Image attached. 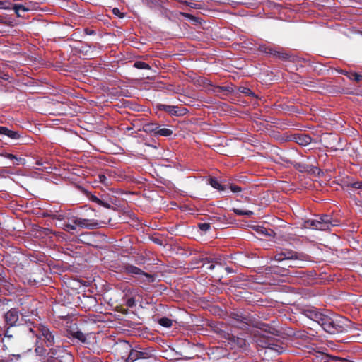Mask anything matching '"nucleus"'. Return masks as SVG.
Listing matches in <instances>:
<instances>
[{"label": "nucleus", "mask_w": 362, "mask_h": 362, "mask_svg": "<svg viewBox=\"0 0 362 362\" xmlns=\"http://www.w3.org/2000/svg\"><path fill=\"white\" fill-rule=\"evenodd\" d=\"M198 228L200 229V230L206 233L211 228V225L208 223H199L198 224Z\"/></svg>", "instance_id": "obj_42"}, {"label": "nucleus", "mask_w": 362, "mask_h": 362, "mask_svg": "<svg viewBox=\"0 0 362 362\" xmlns=\"http://www.w3.org/2000/svg\"><path fill=\"white\" fill-rule=\"evenodd\" d=\"M85 361L86 362H102V361H100L99 358H98L96 356H92L85 358Z\"/></svg>", "instance_id": "obj_45"}, {"label": "nucleus", "mask_w": 362, "mask_h": 362, "mask_svg": "<svg viewBox=\"0 0 362 362\" xmlns=\"http://www.w3.org/2000/svg\"><path fill=\"white\" fill-rule=\"evenodd\" d=\"M98 181L105 186L110 185V179L105 174H99Z\"/></svg>", "instance_id": "obj_34"}, {"label": "nucleus", "mask_w": 362, "mask_h": 362, "mask_svg": "<svg viewBox=\"0 0 362 362\" xmlns=\"http://www.w3.org/2000/svg\"><path fill=\"white\" fill-rule=\"evenodd\" d=\"M12 6H13V4L10 1H8V0H4V1L0 0V9H7V10H9V9H11Z\"/></svg>", "instance_id": "obj_37"}, {"label": "nucleus", "mask_w": 362, "mask_h": 362, "mask_svg": "<svg viewBox=\"0 0 362 362\" xmlns=\"http://www.w3.org/2000/svg\"><path fill=\"white\" fill-rule=\"evenodd\" d=\"M134 66L138 69H151V66L142 61H136L134 64Z\"/></svg>", "instance_id": "obj_33"}, {"label": "nucleus", "mask_w": 362, "mask_h": 362, "mask_svg": "<svg viewBox=\"0 0 362 362\" xmlns=\"http://www.w3.org/2000/svg\"><path fill=\"white\" fill-rule=\"evenodd\" d=\"M7 136L11 139L17 140L20 138V134L19 132L10 129Z\"/></svg>", "instance_id": "obj_41"}, {"label": "nucleus", "mask_w": 362, "mask_h": 362, "mask_svg": "<svg viewBox=\"0 0 362 362\" xmlns=\"http://www.w3.org/2000/svg\"><path fill=\"white\" fill-rule=\"evenodd\" d=\"M154 242L156 243H160V240H155Z\"/></svg>", "instance_id": "obj_61"}, {"label": "nucleus", "mask_w": 362, "mask_h": 362, "mask_svg": "<svg viewBox=\"0 0 362 362\" xmlns=\"http://www.w3.org/2000/svg\"><path fill=\"white\" fill-rule=\"evenodd\" d=\"M122 272L132 276L136 275H141L144 276L146 280L148 282H152L153 281V278L151 275L143 272L140 268L132 264H124L122 268Z\"/></svg>", "instance_id": "obj_10"}, {"label": "nucleus", "mask_w": 362, "mask_h": 362, "mask_svg": "<svg viewBox=\"0 0 362 362\" xmlns=\"http://www.w3.org/2000/svg\"><path fill=\"white\" fill-rule=\"evenodd\" d=\"M252 214H253V212L252 211L244 210L243 215L250 216H251Z\"/></svg>", "instance_id": "obj_57"}, {"label": "nucleus", "mask_w": 362, "mask_h": 362, "mask_svg": "<svg viewBox=\"0 0 362 362\" xmlns=\"http://www.w3.org/2000/svg\"><path fill=\"white\" fill-rule=\"evenodd\" d=\"M112 13L115 16H119L120 18H122L124 17V14L123 13H121L119 9L118 8H114L112 9Z\"/></svg>", "instance_id": "obj_46"}, {"label": "nucleus", "mask_w": 362, "mask_h": 362, "mask_svg": "<svg viewBox=\"0 0 362 362\" xmlns=\"http://www.w3.org/2000/svg\"><path fill=\"white\" fill-rule=\"evenodd\" d=\"M330 358L331 356L324 351L314 349L313 353L312 354V360L314 362H327Z\"/></svg>", "instance_id": "obj_20"}, {"label": "nucleus", "mask_w": 362, "mask_h": 362, "mask_svg": "<svg viewBox=\"0 0 362 362\" xmlns=\"http://www.w3.org/2000/svg\"><path fill=\"white\" fill-rule=\"evenodd\" d=\"M155 349L151 346L143 347L136 346L133 347L129 356L126 358V362H135L138 360H146L155 358Z\"/></svg>", "instance_id": "obj_4"}, {"label": "nucleus", "mask_w": 362, "mask_h": 362, "mask_svg": "<svg viewBox=\"0 0 362 362\" xmlns=\"http://www.w3.org/2000/svg\"><path fill=\"white\" fill-rule=\"evenodd\" d=\"M37 339L42 341L47 347L53 346L57 344L59 337L54 330L43 325H35L28 329Z\"/></svg>", "instance_id": "obj_2"}, {"label": "nucleus", "mask_w": 362, "mask_h": 362, "mask_svg": "<svg viewBox=\"0 0 362 362\" xmlns=\"http://www.w3.org/2000/svg\"><path fill=\"white\" fill-rule=\"evenodd\" d=\"M158 124L154 122H149L144 124L142 130L149 134H151L154 136L156 135V130L158 128Z\"/></svg>", "instance_id": "obj_23"}, {"label": "nucleus", "mask_w": 362, "mask_h": 362, "mask_svg": "<svg viewBox=\"0 0 362 362\" xmlns=\"http://www.w3.org/2000/svg\"><path fill=\"white\" fill-rule=\"evenodd\" d=\"M67 332L69 337L71 338L73 340L83 344L86 342L87 334L83 333L80 329H78L76 324L71 325L67 329Z\"/></svg>", "instance_id": "obj_12"}, {"label": "nucleus", "mask_w": 362, "mask_h": 362, "mask_svg": "<svg viewBox=\"0 0 362 362\" xmlns=\"http://www.w3.org/2000/svg\"><path fill=\"white\" fill-rule=\"evenodd\" d=\"M158 324L165 328H169L173 325V321L171 319L163 317L158 320Z\"/></svg>", "instance_id": "obj_29"}, {"label": "nucleus", "mask_w": 362, "mask_h": 362, "mask_svg": "<svg viewBox=\"0 0 362 362\" xmlns=\"http://www.w3.org/2000/svg\"><path fill=\"white\" fill-rule=\"evenodd\" d=\"M9 130L10 129L6 127H0V134L7 136V134L9 132Z\"/></svg>", "instance_id": "obj_48"}, {"label": "nucleus", "mask_w": 362, "mask_h": 362, "mask_svg": "<svg viewBox=\"0 0 362 362\" xmlns=\"http://www.w3.org/2000/svg\"><path fill=\"white\" fill-rule=\"evenodd\" d=\"M257 231L259 233L264 235L265 237H272L275 234L272 229L266 228L264 227H260Z\"/></svg>", "instance_id": "obj_32"}, {"label": "nucleus", "mask_w": 362, "mask_h": 362, "mask_svg": "<svg viewBox=\"0 0 362 362\" xmlns=\"http://www.w3.org/2000/svg\"><path fill=\"white\" fill-rule=\"evenodd\" d=\"M257 343L259 346L274 351L277 354H281L284 351V347L275 344L272 340L269 339H259Z\"/></svg>", "instance_id": "obj_13"}, {"label": "nucleus", "mask_w": 362, "mask_h": 362, "mask_svg": "<svg viewBox=\"0 0 362 362\" xmlns=\"http://www.w3.org/2000/svg\"><path fill=\"white\" fill-rule=\"evenodd\" d=\"M90 200L100 206H102L105 208H107V209H110V204L107 203V202H100V197H98L97 196L95 195H93L92 194L90 197Z\"/></svg>", "instance_id": "obj_31"}, {"label": "nucleus", "mask_w": 362, "mask_h": 362, "mask_svg": "<svg viewBox=\"0 0 362 362\" xmlns=\"http://www.w3.org/2000/svg\"><path fill=\"white\" fill-rule=\"evenodd\" d=\"M16 287L14 284L9 282L4 275L3 270H0V291L5 295L13 293Z\"/></svg>", "instance_id": "obj_14"}, {"label": "nucleus", "mask_w": 362, "mask_h": 362, "mask_svg": "<svg viewBox=\"0 0 362 362\" xmlns=\"http://www.w3.org/2000/svg\"><path fill=\"white\" fill-rule=\"evenodd\" d=\"M157 108L159 110L166 112L169 113L171 115L180 116V115H183L182 111V110H179L178 107L177 106H175V105H164V104H158L157 105Z\"/></svg>", "instance_id": "obj_19"}, {"label": "nucleus", "mask_w": 362, "mask_h": 362, "mask_svg": "<svg viewBox=\"0 0 362 362\" xmlns=\"http://www.w3.org/2000/svg\"><path fill=\"white\" fill-rule=\"evenodd\" d=\"M173 134V131L170 129L161 127L160 125H158V130H156V136H170Z\"/></svg>", "instance_id": "obj_27"}, {"label": "nucleus", "mask_w": 362, "mask_h": 362, "mask_svg": "<svg viewBox=\"0 0 362 362\" xmlns=\"http://www.w3.org/2000/svg\"><path fill=\"white\" fill-rule=\"evenodd\" d=\"M125 305L129 308H134V306H136V300H135L134 297L132 296V297L128 298L125 300Z\"/></svg>", "instance_id": "obj_43"}, {"label": "nucleus", "mask_w": 362, "mask_h": 362, "mask_svg": "<svg viewBox=\"0 0 362 362\" xmlns=\"http://www.w3.org/2000/svg\"><path fill=\"white\" fill-rule=\"evenodd\" d=\"M228 339L233 349H244L247 346V341L243 337L228 334Z\"/></svg>", "instance_id": "obj_18"}, {"label": "nucleus", "mask_w": 362, "mask_h": 362, "mask_svg": "<svg viewBox=\"0 0 362 362\" xmlns=\"http://www.w3.org/2000/svg\"><path fill=\"white\" fill-rule=\"evenodd\" d=\"M100 202H103L104 203L107 202L110 204V208L111 207L112 202L110 199H108L105 195H101Z\"/></svg>", "instance_id": "obj_49"}, {"label": "nucleus", "mask_w": 362, "mask_h": 362, "mask_svg": "<svg viewBox=\"0 0 362 362\" xmlns=\"http://www.w3.org/2000/svg\"><path fill=\"white\" fill-rule=\"evenodd\" d=\"M76 225L74 224H69V223H62L60 224V227H62L65 231L66 232H71V230H75L76 229Z\"/></svg>", "instance_id": "obj_39"}, {"label": "nucleus", "mask_w": 362, "mask_h": 362, "mask_svg": "<svg viewBox=\"0 0 362 362\" xmlns=\"http://www.w3.org/2000/svg\"><path fill=\"white\" fill-rule=\"evenodd\" d=\"M116 351L120 355L121 358L126 361V358L129 356L132 351V346L127 341L122 340L116 344Z\"/></svg>", "instance_id": "obj_15"}, {"label": "nucleus", "mask_w": 362, "mask_h": 362, "mask_svg": "<svg viewBox=\"0 0 362 362\" xmlns=\"http://www.w3.org/2000/svg\"><path fill=\"white\" fill-rule=\"evenodd\" d=\"M196 264H197V267H202L208 270H213L216 265L221 266L223 264V259L221 257H204L196 259Z\"/></svg>", "instance_id": "obj_7"}, {"label": "nucleus", "mask_w": 362, "mask_h": 362, "mask_svg": "<svg viewBox=\"0 0 362 362\" xmlns=\"http://www.w3.org/2000/svg\"><path fill=\"white\" fill-rule=\"evenodd\" d=\"M303 313L305 317L317 322L319 325H321L325 315L320 313L316 308L305 309Z\"/></svg>", "instance_id": "obj_16"}, {"label": "nucleus", "mask_w": 362, "mask_h": 362, "mask_svg": "<svg viewBox=\"0 0 362 362\" xmlns=\"http://www.w3.org/2000/svg\"><path fill=\"white\" fill-rule=\"evenodd\" d=\"M235 256H236V255H235L234 257L233 256V257H232V259H236V257H235Z\"/></svg>", "instance_id": "obj_62"}, {"label": "nucleus", "mask_w": 362, "mask_h": 362, "mask_svg": "<svg viewBox=\"0 0 362 362\" xmlns=\"http://www.w3.org/2000/svg\"><path fill=\"white\" fill-rule=\"evenodd\" d=\"M349 322L347 318L341 316L325 315L320 326L326 332L334 334L346 331Z\"/></svg>", "instance_id": "obj_1"}, {"label": "nucleus", "mask_w": 362, "mask_h": 362, "mask_svg": "<svg viewBox=\"0 0 362 362\" xmlns=\"http://www.w3.org/2000/svg\"><path fill=\"white\" fill-rule=\"evenodd\" d=\"M284 256L286 260H296L291 264H288V267H303V258L304 255L302 254H299L296 251L291 250H286L283 251Z\"/></svg>", "instance_id": "obj_9"}, {"label": "nucleus", "mask_w": 362, "mask_h": 362, "mask_svg": "<svg viewBox=\"0 0 362 362\" xmlns=\"http://www.w3.org/2000/svg\"><path fill=\"white\" fill-rule=\"evenodd\" d=\"M233 211L236 215L242 216V215H243L244 210L239 209H233Z\"/></svg>", "instance_id": "obj_54"}, {"label": "nucleus", "mask_w": 362, "mask_h": 362, "mask_svg": "<svg viewBox=\"0 0 362 362\" xmlns=\"http://www.w3.org/2000/svg\"><path fill=\"white\" fill-rule=\"evenodd\" d=\"M0 356L8 361L18 362L22 357L20 354H11L6 351V346L4 344H0Z\"/></svg>", "instance_id": "obj_17"}, {"label": "nucleus", "mask_w": 362, "mask_h": 362, "mask_svg": "<svg viewBox=\"0 0 362 362\" xmlns=\"http://www.w3.org/2000/svg\"><path fill=\"white\" fill-rule=\"evenodd\" d=\"M35 351L37 356L42 357L43 358H45L47 356H49L47 349L43 345H39L37 342L36 343L35 345Z\"/></svg>", "instance_id": "obj_25"}, {"label": "nucleus", "mask_w": 362, "mask_h": 362, "mask_svg": "<svg viewBox=\"0 0 362 362\" xmlns=\"http://www.w3.org/2000/svg\"><path fill=\"white\" fill-rule=\"evenodd\" d=\"M66 218L65 214L62 211H54V214L52 215V220L59 221V225L62 224L61 222L64 221Z\"/></svg>", "instance_id": "obj_30"}, {"label": "nucleus", "mask_w": 362, "mask_h": 362, "mask_svg": "<svg viewBox=\"0 0 362 362\" xmlns=\"http://www.w3.org/2000/svg\"><path fill=\"white\" fill-rule=\"evenodd\" d=\"M71 221L73 223L82 228L94 229L100 227V223L94 219H88L74 216L71 219Z\"/></svg>", "instance_id": "obj_11"}, {"label": "nucleus", "mask_w": 362, "mask_h": 362, "mask_svg": "<svg viewBox=\"0 0 362 362\" xmlns=\"http://www.w3.org/2000/svg\"><path fill=\"white\" fill-rule=\"evenodd\" d=\"M341 187L343 189L348 188V187H352L354 189H362V182H349L348 181L342 180L341 181Z\"/></svg>", "instance_id": "obj_26"}, {"label": "nucleus", "mask_w": 362, "mask_h": 362, "mask_svg": "<svg viewBox=\"0 0 362 362\" xmlns=\"http://www.w3.org/2000/svg\"><path fill=\"white\" fill-rule=\"evenodd\" d=\"M6 158L10 159L11 160H16L17 161H19L21 160V158H17L15 155H13V154H11V153H8L6 155Z\"/></svg>", "instance_id": "obj_50"}, {"label": "nucleus", "mask_w": 362, "mask_h": 362, "mask_svg": "<svg viewBox=\"0 0 362 362\" xmlns=\"http://www.w3.org/2000/svg\"><path fill=\"white\" fill-rule=\"evenodd\" d=\"M4 320L8 329L6 331L5 335L11 337L8 334V329L11 327H16L21 324L23 319H20V313L16 308H11L4 315Z\"/></svg>", "instance_id": "obj_6"}, {"label": "nucleus", "mask_w": 362, "mask_h": 362, "mask_svg": "<svg viewBox=\"0 0 362 362\" xmlns=\"http://www.w3.org/2000/svg\"><path fill=\"white\" fill-rule=\"evenodd\" d=\"M44 168H45V169H46V170H47V169H50L51 168H50V167L45 166Z\"/></svg>", "instance_id": "obj_60"}, {"label": "nucleus", "mask_w": 362, "mask_h": 362, "mask_svg": "<svg viewBox=\"0 0 362 362\" xmlns=\"http://www.w3.org/2000/svg\"><path fill=\"white\" fill-rule=\"evenodd\" d=\"M274 259L279 262L286 260L283 252L276 254L274 257Z\"/></svg>", "instance_id": "obj_44"}, {"label": "nucleus", "mask_w": 362, "mask_h": 362, "mask_svg": "<svg viewBox=\"0 0 362 362\" xmlns=\"http://www.w3.org/2000/svg\"><path fill=\"white\" fill-rule=\"evenodd\" d=\"M293 139L297 144L301 146H307L312 141V138L310 136L303 134H294Z\"/></svg>", "instance_id": "obj_22"}, {"label": "nucleus", "mask_w": 362, "mask_h": 362, "mask_svg": "<svg viewBox=\"0 0 362 362\" xmlns=\"http://www.w3.org/2000/svg\"><path fill=\"white\" fill-rule=\"evenodd\" d=\"M36 165L38 166H42L44 164H48L47 161H43L42 159H38L35 162Z\"/></svg>", "instance_id": "obj_53"}, {"label": "nucleus", "mask_w": 362, "mask_h": 362, "mask_svg": "<svg viewBox=\"0 0 362 362\" xmlns=\"http://www.w3.org/2000/svg\"><path fill=\"white\" fill-rule=\"evenodd\" d=\"M0 78L6 81L8 80L9 76L0 71Z\"/></svg>", "instance_id": "obj_55"}, {"label": "nucleus", "mask_w": 362, "mask_h": 362, "mask_svg": "<svg viewBox=\"0 0 362 362\" xmlns=\"http://www.w3.org/2000/svg\"><path fill=\"white\" fill-rule=\"evenodd\" d=\"M339 226V221L329 214H322L315 219H308L303 222V227L308 229L326 230L331 227Z\"/></svg>", "instance_id": "obj_3"}, {"label": "nucleus", "mask_w": 362, "mask_h": 362, "mask_svg": "<svg viewBox=\"0 0 362 362\" xmlns=\"http://www.w3.org/2000/svg\"><path fill=\"white\" fill-rule=\"evenodd\" d=\"M35 169H37V170H41V168H35Z\"/></svg>", "instance_id": "obj_63"}, {"label": "nucleus", "mask_w": 362, "mask_h": 362, "mask_svg": "<svg viewBox=\"0 0 362 362\" xmlns=\"http://www.w3.org/2000/svg\"><path fill=\"white\" fill-rule=\"evenodd\" d=\"M49 357L57 360L63 358H71V356L69 351L63 346L55 344L53 346L48 347Z\"/></svg>", "instance_id": "obj_8"}, {"label": "nucleus", "mask_w": 362, "mask_h": 362, "mask_svg": "<svg viewBox=\"0 0 362 362\" xmlns=\"http://www.w3.org/2000/svg\"><path fill=\"white\" fill-rule=\"evenodd\" d=\"M11 9H13L15 11V13L18 16H21V12H25L28 11V9L25 8V6L21 4H13Z\"/></svg>", "instance_id": "obj_35"}, {"label": "nucleus", "mask_w": 362, "mask_h": 362, "mask_svg": "<svg viewBox=\"0 0 362 362\" xmlns=\"http://www.w3.org/2000/svg\"><path fill=\"white\" fill-rule=\"evenodd\" d=\"M184 3L185 4H187L188 6H189L190 8H198L199 7L197 6V4L196 3H194V2H187V1H184Z\"/></svg>", "instance_id": "obj_52"}, {"label": "nucleus", "mask_w": 362, "mask_h": 362, "mask_svg": "<svg viewBox=\"0 0 362 362\" xmlns=\"http://www.w3.org/2000/svg\"><path fill=\"white\" fill-rule=\"evenodd\" d=\"M180 14L181 16L185 17L187 19L196 21V18L194 16L191 15V14H189V13H185V12H180Z\"/></svg>", "instance_id": "obj_47"}, {"label": "nucleus", "mask_w": 362, "mask_h": 362, "mask_svg": "<svg viewBox=\"0 0 362 362\" xmlns=\"http://www.w3.org/2000/svg\"><path fill=\"white\" fill-rule=\"evenodd\" d=\"M85 33L87 34V35H93L95 33V31L94 30H89L88 28H86L84 30Z\"/></svg>", "instance_id": "obj_56"}, {"label": "nucleus", "mask_w": 362, "mask_h": 362, "mask_svg": "<svg viewBox=\"0 0 362 362\" xmlns=\"http://www.w3.org/2000/svg\"><path fill=\"white\" fill-rule=\"evenodd\" d=\"M53 214H54V211H52V210H49V211H48V210H47V211H46L45 212H44L42 215H43V216H45V217H49V218H52V215H53Z\"/></svg>", "instance_id": "obj_51"}, {"label": "nucleus", "mask_w": 362, "mask_h": 362, "mask_svg": "<svg viewBox=\"0 0 362 362\" xmlns=\"http://www.w3.org/2000/svg\"><path fill=\"white\" fill-rule=\"evenodd\" d=\"M233 319L236 320L238 322H241L245 325H248L250 322L249 317L247 315H243L241 313H233L232 314Z\"/></svg>", "instance_id": "obj_24"}, {"label": "nucleus", "mask_w": 362, "mask_h": 362, "mask_svg": "<svg viewBox=\"0 0 362 362\" xmlns=\"http://www.w3.org/2000/svg\"><path fill=\"white\" fill-rule=\"evenodd\" d=\"M258 50L281 59H287L289 57L287 53L281 52V49L276 45L261 43L258 45Z\"/></svg>", "instance_id": "obj_5"}, {"label": "nucleus", "mask_w": 362, "mask_h": 362, "mask_svg": "<svg viewBox=\"0 0 362 362\" xmlns=\"http://www.w3.org/2000/svg\"><path fill=\"white\" fill-rule=\"evenodd\" d=\"M226 185H228V189H230L233 193L237 194L242 192L243 190L240 186L231 183H227Z\"/></svg>", "instance_id": "obj_38"}, {"label": "nucleus", "mask_w": 362, "mask_h": 362, "mask_svg": "<svg viewBox=\"0 0 362 362\" xmlns=\"http://www.w3.org/2000/svg\"><path fill=\"white\" fill-rule=\"evenodd\" d=\"M238 90L240 93H242L246 95H249V96H252V97H255V98L256 97L255 93L250 88H249L247 87H243V86L240 87Z\"/></svg>", "instance_id": "obj_36"}, {"label": "nucleus", "mask_w": 362, "mask_h": 362, "mask_svg": "<svg viewBox=\"0 0 362 362\" xmlns=\"http://www.w3.org/2000/svg\"><path fill=\"white\" fill-rule=\"evenodd\" d=\"M338 72L341 74H343V75H346L347 77H348V75L350 74V72H348V71H346L345 70H339Z\"/></svg>", "instance_id": "obj_58"}, {"label": "nucleus", "mask_w": 362, "mask_h": 362, "mask_svg": "<svg viewBox=\"0 0 362 362\" xmlns=\"http://www.w3.org/2000/svg\"><path fill=\"white\" fill-rule=\"evenodd\" d=\"M208 184L210 185L214 189L223 192V193H228V185L226 184H222L216 177H211L208 180Z\"/></svg>", "instance_id": "obj_21"}, {"label": "nucleus", "mask_w": 362, "mask_h": 362, "mask_svg": "<svg viewBox=\"0 0 362 362\" xmlns=\"http://www.w3.org/2000/svg\"><path fill=\"white\" fill-rule=\"evenodd\" d=\"M226 270L228 272H231V269H230L229 267H226Z\"/></svg>", "instance_id": "obj_59"}, {"label": "nucleus", "mask_w": 362, "mask_h": 362, "mask_svg": "<svg viewBox=\"0 0 362 362\" xmlns=\"http://www.w3.org/2000/svg\"><path fill=\"white\" fill-rule=\"evenodd\" d=\"M214 92L216 93H221L223 92L231 93L233 91V89L231 86H214L213 88Z\"/></svg>", "instance_id": "obj_28"}, {"label": "nucleus", "mask_w": 362, "mask_h": 362, "mask_svg": "<svg viewBox=\"0 0 362 362\" xmlns=\"http://www.w3.org/2000/svg\"><path fill=\"white\" fill-rule=\"evenodd\" d=\"M348 78L357 82L362 81V75L356 72H350V74L348 75Z\"/></svg>", "instance_id": "obj_40"}]
</instances>
